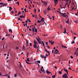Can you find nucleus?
Returning <instances> with one entry per match:
<instances>
[{
	"label": "nucleus",
	"mask_w": 78,
	"mask_h": 78,
	"mask_svg": "<svg viewBox=\"0 0 78 78\" xmlns=\"http://www.w3.org/2000/svg\"><path fill=\"white\" fill-rule=\"evenodd\" d=\"M62 77L63 78H68V77L67 76V74L66 73H65L63 75Z\"/></svg>",
	"instance_id": "nucleus-1"
},
{
	"label": "nucleus",
	"mask_w": 78,
	"mask_h": 78,
	"mask_svg": "<svg viewBox=\"0 0 78 78\" xmlns=\"http://www.w3.org/2000/svg\"><path fill=\"white\" fill-rule=\"evenodd\" d=\"M49 42L50 44H51V45H53L54 44V41H52L49 40Z\"/></svg>",
	"instance_id": "nucleus-2"
},
{
	"label": "nucleus",
	"mask_w": 78,
	"mask_h": 78,
	"mask_svg": "<svg viewBox=\"0 0 78 78\" xmlns=\"http://www.w3.org/2000/svg\"><path fill=\"white\" fill-rule=\"evenodd\" d=\"M68 1H69V0H66V4H65V7L66 6V5H68V8H69V5H68Z\"/></svg>",
	"instance_id": "nucleus-3"
},
{
	"label": "nucleus",
	"mask_w": 78,
	"mask_h": 78,
	"mask_svg": "<svg viewBox=\"0 0 78 78\" xmlns=\"http://www.w3.org/2000/svg\"><path fill=\"white\" fill-rule=\"evenodd\" d=\"M43 4L44 5V6H46L47 5V2L44 1Z\"/></svg>",
	"instance_id": "nucleus-4"
},
{
	"label": "nucleus",
	"mask_w": 78,
	"mask_h": 78,
	"mask_svg": "<svg viewBox=\"0 0 78 78\" xmlns=\"http://www.w3.org/2000/svg\"><path fill=\"white\" fill-rule=\"evenodd\" d=\"M54 1L55 3L54 5L55 6V5H57V3H58V0H54Z\"/></svg>",
	"instance_id": "nucleus-5"
},
{
	"label": "nucleus",
	"mask_w": 78,
	"mask_h": 78,
	"mask_svg": "<svg viewBox=\"0 0 78 78\" xmlns=\"http://www.w3.org/2000/svg\"><path fill=\"white\" fill-rule=\"evenodd\" d=\"M40 56L42 58H44V59H45V58H47V57L46 56H45L44 55H41Z\"/></svg>",
	"instance_id": "nucleus-6"
},
{
	"label": "nucleus",
	"mask_w": 78,
	"mask_h": 78,
	"mask_svg": "<svg viewBox=\"0 0 78 78\" xmlns=\"http://www.w3.org/2000/svg\"><path fill=\"white\" fill-rule=\"evenodd\" d=\"M46 73L48 75L49 74H50V73H51V75H52L51 74V73L50 71H48V70H46Z\"/></svg>",
	"instance_id": "nucleus-7"
},
{
	"label": "nucleus",
	"mask_w": 78,
	"mask_h": 78,
	"mask_svg": "<svg viewBox=\"0 0 78 78\" xmlns=\"http://www.w3.org/2000/svg\"><path fill=\"white\" fill-rule=\"evenodd\" d=\"M34 43L35 45H37V44L38 43L36 41V40H34Z\"/></svg>",
	"instance_id": "nucleus-8"
},
{
	"label": "nucleus",
	"mask_w": 78,
	"mask_h": 78,
	"mask_svg": "<svg viewBox=\"0 0 78 78\" xmlns=\"http://www.w3.org/2000/svg\"><path fill=\"white\" fill-rule=\"evenodd\" d=\"M64 70L65 72H66L67 74V75H69V73H68V70L67 69H66L64 68Z\"/></svg>",
	"instance_id": "nucleus-9"
},
{
	"label": "nucleus",
	"mask_w": 78,
	"mask_h": 78,
	"mask_svg": "<svg viewBox=\"0 0 78 78\" xmlns=\"http://www.w3.org/2000/svg\"><path fill=\"white\" fill-rule=\"evenodd\" d=\"M41 44H42V45H43V47H44V48H45V44H44V42H42Z\"/></svg>",
	"instance_id": "nucleus-10"
},
{
	"label": "nucleus",
	"mask_w": 78,
	"mask_h": 78,
	"mask_svg": "<svg viewBox=\"0 0 78 78\" xmlns=\"http://www.w3.org/2000/svg\"><path fill=\"white\" fill-rule=\"evenodd\" d=\"M7 6V4L5 3H3V7H4V6Z\"/></svg>",
	"instance_id": "nucleus-11"
},
{
	"label": "nucleus",
	"mask_w": 78,
	"mask_h": 78,
	"mask_svg": "<svg viewBox=\"0 0 78 78\" xmlns=\"http://www.w3.org/2000/svg\"><path fill=\"white\" fill-rule=\"evenodd\" d=\"M66 28H64V31L63 33H64V34H66Z\"/></svg>",
	"instance_id": "nucleus-12"
},
{
	"label": "nucleus",
	"mask_w": 78,
	"mask_h": 78,
	"mask_svg": "<svg viewBox=\"0 0 78 78\" xmlns=\"http://www.w3.org/2000/svg\"><path fill=\"white\" fill-rule=\"evenodd\" d=\"M59 13L60 14H62V15H65V14H66V13H62L61 12H60V11L59 12Z\"/></svg>",
	"instance_id": "nucleus-13"
},
{
	"label": "nucleus",
	"mask_w": 78,
	"mask_h": 78,
	"mask_svg": "<svg viewBox=\"0 0 78 78\" xmlns=\"http://www.w3.org/2000/svg\"><path fill=\"white\" fill-rule=\"evenodd\" d=\"M56 73H55V75H54V76H52V78H55V77H56Z\"/></svg>",
	"instance_id": "nucleus-14"
},
{
	"label": "nucleus",
	"mask_w": 78,
	"mask_h": 78,
	"mask_svg": "<svg viewBox=\"0 0 78 78\" xmlns=\"http://www.w3.org/2000/svg\"><path fill=\"white\" fill-rule=\"evenodd\" d=\"M36 47H37V45L36 44L34 45V47L35 48H36Z\"/></svg>",
	"instance_id": "nucleus-15"
},
{
	"label": "nucleus",
	"mask_w": 78,
	"mask_h": 78,
	"mask_svg": "<svg viewBox=\"0 0 78 78\" xmlns=\"http://www.w3.org/2000/svg\"><path fill=\"white\" fill-rule=\"evenodd\" d=\"M50 10H51V9H50V8H49V6H48V8H47L48 11H50Z\"/></svg>",
	"instance_id": "nucleus-16"
},
{
	"label": "nucleus",
	"mask_w": 78,
	"mask_h": 78,
	"mask_svg": "<svg viewBox=\"0 0 78 78\" xmlns=\"http://www.w3.org/2000/svg\"><path fill=\"white\" fill-rule=\"evenodd\" d=\"M26 44H28V40H27V39H26Z\"/></svg>",
	"instance_id": "nucleus-17"
},
{
	"label": "nucleus",
	"mask_w": 78,
	"mask_h": 78,
	"mask_svg": "<svg viewBox=\"0 0 78 78\" xmlns=\"http://www.w3.org/2000/svg\"><path fill=\"white\" fill-rule=\"evenodd\" d=\"M29 59H30V58H27V61H28V62H30V60Z\"/></svg>",
	"instance_id": "nucleus-18"
},
{
	"label": "nucleus",
	"mask_w": 78,
	"mask_h": 78,
	"mask_svg": "<svg viewBox=\"0 0 78 78\" xmlns=\"http://www.w3.org/2000/svg\"><path fill=\"white\" fill-rule=\"evenodd\" d=\"M9 32H11V33H12V30L11 29H9Z\"/></svg>",
	"instance_id": "nucleus-19"
},
{
	"label": "nucleus",
	"mask_w": 78,
	"mask_h": 78,
	"mask_svg": "<svg viewBox=\"0 0 78 78\" xmlns=\"http://www.w3.org/2000/svg\"><path fill=\"white\" fill-rule=\"evenodd\" d=\"M62 16H63V17H66V19H68V18L67 17H66V15H62Z\"/></svg>",
	"instance_id": "nucleus-20"
},
{
	"label": "nucleus",
	"mask_w": 78,
	"mask_h": 78,
	"mask_svg": "<svg viewBox=\"0 0 78 78\" xmlns=\"http://www.w3.org/2000/svg\"><path fill=\"white\" fill-rule=\"evenodd\" d=\"M34 32H36V33H37V29H35Z\"/></svg>",
	"instance_id": "nucleus-21"
},
{
	"label": "nucleus",
	"mask_w": 78,
	"mask_h": 78,
	"mask_svg": "<svg viewBox=\"0 0 78 78\" xmlns=\"http://www.w3.org/2000/svg\"><path fill=\"white\" fill-rule=\"evenodd\" d=\"M11 9H12V8H11V7H9V10L10 11H11Z\"/></svg>",
	"instance_id": "nucleus-22"
},
{
	"label": "nucleus",
	"mask_w": 78,
	"mask_h": 78,
	"mask_svg": "<svg viewBox=\"0 0 78 78\" xmlns=\"http://www.w3.org/2000/svg\"><path fill=\"white\" fill-rule=\"evenodd\" d=\"M41 19H42V22H44V18H43L42 17H41Z\"/></svg>",
	"instance_id": "nucleus-23"
},
{
	"label": "nucleus",
	"mask_w": 78,
	"mask_h": 78,
	"mask_svg": "<svg viewBox=\"0 0 78 78\" xmlns=\"http://www.w3.org/2000/svg\"><path fill=\"white\" fill-rule=\"evenodd\" d=\"M42 72L44 73H45V70H44V69H43V70L42 71Z\"/></svg>",
	"instance_id": "nucleus-24"
},
{
	"label": "nucleus",
	"mask_w": 78,
	"mask_h": 78,
	"mask_svg": "<svg viewBox=\"0 0 78 78\" xmlns=\"http://www.w3.org/2000/svg\"><path fill=\"white\" fill-rule=\"evenodd\" d=\"M27 64H30V65H31V63H29V62H26Z\"/></svg>",
	"instance_id": "nucleus-25"
},
{
	"label": "nucleus",
	"mask_w": 78,
	"mask_h": 78,
	"mask_svg": "<svg viewBox=\"0 0 78 78\" xmlns=\"http://www.w3.org/2000/svg\"><path fill=\"white\" fill-rule=\"evenodd\" d=\"M66 23L69 24V19H68L67 21H66Z\"/></svg>",
	"instance_id": "nucleus-26"
},
{
	"label": "nucleus",
	"mask_w": 78,
	"mask_h": 78,
	"mask_svg": "<svg viewBox=\"0 0 78 78\" xmlns=\"http://www.w3.org/2000/svg\"><path fill=\"white\" fill-rule=\"evenodd\" d=\"M34 30H35V28L32 27V31H34Z\"/></svg>",
	"instance_id": "nucleus-27"
},
{
	"label": "nucleus",
	"mask_w": 78,
	"mask_h": 78,
	"mask_svg": "<svg viewBox=\"0 0 78 78\" xmlns=\"http://www.w3.org/2000/svg\"><path fill=\"white\" fill-rule=\"evenodd\" d=\"M58 73H59V74H62V72L61 71H59Z\"/></svg>",
	"instance_id": "nucleus-28"
},
{
	"label": "nucleus",
	"mask_w": 78,
	"mask_h": 78,
	"mask_svg": "<svg viewBox=\"0 0 78 78\" xmlns=\"http://www.w3.org/2000/svg\"><path fill=\"white\" fill-rule=\"evenodd\" d=\"M37 63H41V61L38 60V61H37Z\"/></svg>",
	"instance_id": "nucleus-29"
},
{
	"label": "nucleus",
	"mask_w": 78,
	"mask_h": 78,
	"mask_svg": "<svg viewBox=\"0 0 78 78\" xmlns=\"http://www.w3.org/2000/svg\"><path fill=\"white\" fill-rule=\"evenodd\" d=\"M15 77H17V73L15 74L14 75Z\"/></svg>",
	"instance_id": "nucleus-30"
},
{
	"label": "nucleus",
	"mask_w": 78,
	"mask_h": 78,
	"mask_svg": "<svg viewBox=\"0 0 78 78\" xmlns=\"http://www.w3.org/2000/svg\"><path fill=\"white\" fill-rule=\"evenodd\" d=\"M40 22H41V21H40L39 20L37 21V23H40Z\"/></svg>",
	"instance_id": "nucleus-31"
},
{
	"label": "nucleus",
	"mask_w": 78,
	"mask_h": 78,
	"mask_svg": "<svg viewBox=\"0 0 78 78\" xmlns=\"http://www.w3.org/2000/svg\"><path fill=\"white\" fill-rule=\"evenodd\" d=\"M70 58L71 59H73V57L72 56V55H70Z\"/></svg>",
	"instance_id": "nucleus-32"
},
{
	"label": "nucleus",
	"mask_w": 78,
	"mask_h": 78,
	"mask_svg": "<svg viewBox=\"0 0 78 78\" xmlns=\"http://www.w3.org/2000/svg\"><path fill=\"white\" fill-rule=\"evenodd\" d=\"M20 12L19 11L18 14H17V16H19V14H20Z\"/></svg>",
	"instance_id": "nucleus-33"
},
{
	"label": "nucleus",
	"mask_w": 78,
	"mask_h": 78,
	"mask_svg": "<svg viewBox=\"0 0 78 78\" xmlns=\"http://www.w3.org/2000/svg\"><path fill=\"white\" fill-rule=\"evenodd\" d=\"M34 9V11H35V14H36V9Z\"/></svg>",
	"instance_id": "nucleus-34"
},
{
	"label": "nucleus",
	"mask_w": 78,
	"mask_h": 78,
	"mask_svg": "<svg viewBox=\"0 0 78 78\" xmlns=\"http://www.w3.org/2000/svg\"><path fill=\"white\" fill-rule=\"evenodd\" d=\"M55 50L56 51L58 52V53L59 52V51L58 50V49H56Z\"/></svg>",
	"instance_id": "nucleus-35"
},
{
	"label": "nucleus",
	"mask_w": 78,
	"mask_h": 78,
	"mask_svg": "<svg viewBox=\"0 0 78 78\" xmlns=\"http://www.w3.org/2000/svg\"><path fill=\"white\" fill-rule=\"evenodd\" d=\"M36 39L37 40V42H38V41H39V39L37 37H36Z\"/></svg>",
	"instance_id": "nucleus-36"
},
{
	"label": "nucleus",
	"mask_w": 78,
	"mask_h": 78,
	"mask_svg": "<svg viewBox=\"0 0 78 78\" xmlns=\"http://www.w3.org/2000/svg\"><path fill=\"white\" fill-rule=\"evenodd\" d=\"M20 18H22L23 17V15H21L20 16Z\"/></svg>",
	"instance_id": "nucleus-37"
},
{
	"label": "nucleus",
	"mask_w": 78,
	"mask_h": 78,
	"mask_svg": "<svg viewBox=\"0 0 78 78\" xmlns=\"http://www.w3.org/2000/svg\"><path fill=\"white\" fill-rule=\"evenodd\" d=\"M75 55L76 54H77V53H78L77 52V51H76L75 52Z\"/></svg>",
	"instance_id": "nucleus-38"
},
{
	"label": "nucleus",
	"mask_w": 78,
	"mask_h": 78,
	"mask_svg": "<svg viewBox=\"0 0 78 78\" xmlns=\"http://www.w3.org/2000/svg\"><path fill=\"white\" fill-rule=\"evenodd\" d=\"M37 47V48L38 50V51H39V48H38V47H37H37Z\"/></svg>",
	"instance_id": "nucleus-39"
},
{
	"label": "nucleus",
	"mask_w": 78,
	"mask_h": 78,
	"mask_svg": "<svg viewBox=\"0 0 78 78\" xmlns=\"http://www.w3.org/2000/svg\"><path fill=\"white\" fill-rule=\"evenodd\" d=\"M69 69L72 70V68H71V67H69Z\"/></svg>",
	"instance_id": "nucleus-40"
},
{
	"label": "nucleus",
	"mask_w": 78,
	"mask_h": 78,
	"mask_svg": "<svg viewBox=\"0 0 78 78\" xmlns=\"http://www.w3.org/2000/svg\"><path fill=\"white\" fill-rule=\"evenodd\" d=\"M8 76V74L5 75H4V76Z\"/></svg>",
	"instance_id": "nucleus-41"
},
{
	"label": "nucleus",
	"mask_w": 78,
	"mask_h": 78,
	"mask_svg": "<svg viewBox=\"0 0 78 78\" xmlns=\"http://www.w3.org/2000/svg\"><path fill=\"white\" fill-rule=\"evenodd\" d=\"M45 51H46V52H47V51H47V49H45V50H44Z\"/></svg>",
	"instance_id": "nucleus-42"
},
{
	"label": "nucleus",
	"mask_w": 78,
	"mask_h": 78,
	"mask_svg": "<svg viewBox=\"0 0 78 78\" xmlns=\"http://www.w3.org/2000/svg\"><path fill=\"white\" fill-rule=\"evenodd\" d=\"M38 42H39V44H42V43H41V41H38Z\"/></svg>",
	"instance_id": "nucleus-43"
},
{
	"label": "nucleus",
	"mask_w": 78,
	"mask_h": 78,
	"mask_svg": "<svg viewBox=\"0 0 78 78\" xmlns=\"http://www.w3.org/2000/svg\"><path fill=\"white\" fill-rule=\"evenodd\" d=\"M52 18H53V20H54L55 19V16H52Z\"/></svg>",
	"instance_id": "nucleus-44"
},
{
	"label": "nucleus",
	"mask_w": 78,
	"mask_h": 78,
	"mask_svg": "<svg viewBox=\"0 0 78 78\" xmlns=\"http://www.w3.org/2000/svg\"><path fill=\"white\" fill-rule=\"evenodd\" d=\"M19 3V1H17V2H15V3H16V4H18Z\"/></svg>",
	"instance_id": "nucleus-45"
},
{
	"label": "nucleus",
	"mask_w": 78,
	"mask_h": 78,
	"mask_svg": "<svg viewBox=\"0 0 78 78\" xmlns=\"http://www.w3.org/2000/svg\"><path fill=\"white\" fill-rule=\"evenodd\" d=\"M38 12H40V9L38 8Z\"/></svg>",
	"instance_id": "nucleus-46"
},
{
	"label": "nucleus",
	"mask_w": 78,
	"mask_h": 78,
	"mask_svg": "<svg viewBox=\"0 0 78 78\" xmlns=\"http://www.w3.org/2000/svg\"><path fill=\"white\" fill-rule=\"evenodd\" d=\"M61 9H62V8H64V9H65V7H60Z\"/></svg>",
	"instance_id": "nucleus-47"
},
{
	"label": "nucleus",
	"mask_w": 78,
	"mask_h": 78,
	"mask_svg": "<svg viewBox=\"0 0 78 78\" xmlns=\"http://www.w3.org/2000/svg\"><path fill=\"white\" fill-rule=\"evenodd\" d=\"M27 54L26 55H29V52H27Z\"/></svg>",
	"instance_id": "nucleus-48"
},
{
	"label": "nucleus",
	"mask_w": 78,
	"mask_h": 78,
	"mask_svg": "<svg viewBox=\"0 0 78 78\" xmlns=\"http://www.w3.org/2000/svg\"><path fill=\"white\" fill-rule=\"evenodd\" d=\"M32 45V43H30V46H31V47Z\"/></svg>",
	"instance_id": "nucleus-49"
},
{
	"label": "nucleus",
	"mask_w": 78,
	"mask_h": 78,
	"mask_svg": "<svg viewBox=\"0 0 78 78\" xmlns=\"http://www.w3.org/2000/svg\"><path fill=\"white\" fill-rule=\"evenodd\" d=\"M11 13H12V14H14V12L13 11H11Z\"/></svg>",
	"instance_id": "nucleus-50"
},
{
	"label": "nucleus",
	"mask_w": 78,
	"mask_h": 78,
	"mask_svg": "<svg viewBox=\"0 0 78 78\" xmlns=\"http://www.w3.org/2000/svg\"><path fill=\"white\" fill-rule=\"evenodd\" d=\"M47 53H48V55H50V52L49 51H47Z\"/></svg>",
	"instance_id": "nucleus-51"
},
{
	"label": "nucleus",
	"mask_w": 78,
	"mask_h": 78,
	"mask_svg": "<svg viewBox=\"0 0 78 78\" xmlns=\"http://www.w3.org/2000/svg\"><path fill=\"white\" fill-rule=\"evenodd\" d=\"M63 48H67V47L66 46H64Z\"/></svg>",
	"instance_id": "nucleus-52"
},
{
	"label": "nucleus",
	"mask_w": 78,
	"mask_h": 78,
	"mask_svg": "<svg viewBox=\"0 0 78 78\" xmlns=\"http://www.w3.org/2000/svg\"><path fill=\"white\" fill-rule=\"evenodd\" d=\"M25 14H24V16H23L22 18H24V17H25Z\"/></svg>",
	"instance_id": "nucleus-53"
},
{
	"label": "nucleus",
	"mask_w": 78,
	"mask_h": 78,
	"mask_svg": "<svg viewBox=\"0 0 78 78\" xmlns=\"http://www.w3.org/2000/svg\"><path fill=\"white\" fill-rule=\"evenodd\" d=\"M29 30H30V31H32V30H31V28H29Z\"/></svg>",
	"instance_id": "nucleus-54"
},
{
	"label": "nucleus",
	"mask_w": 78,
	"mask_h": 78,
	"mask_svg": "<svg viewBox=\"0 0 78 78\" xmlns=\"http://www.w3.org/2000/svg\"><path fill=\"white\" fill-rule=\"evenodd\" d=\"M32 17H34V15L32 14Z\"/></svg>",
	"instance_id": "nucleus-55"
},
{
	"label": "nucleus",
	"mask_w": 78,
	"mask_h": 78,
	"mask_svg": "<svg viewBox=\"0 0 78 78\" xmlns=\"http://www.w3.org/2000/svg\"><path fill=\"white\" fill-rule=\"evenodd\" d=\"M53 52H54V50H52V53H53Z\"/></svg>",
	"instance_id": "nucleus-56"
},
{
	"label": "nucleus",
	"mask_w": 78,
	"mask_h": 78,
	"mask_svg": "<svg viewBox=\"0 0 78 78\" xmlns=\"http://www.w3.org/2000/svg\"><path fill=\"white\" fill-rule=\"evenodd\" d=\"M26 33H27V34H29L30 33V32H26Z\"/></svg>",
	"instance_id": "nucleus-57"
},
{
	"label": "nucleus",
	"mask_w": 78,
	"mask_h": 78,
	"mask_svg": "<svg viewBox=\"0 0 78 78\" xmlns=\"http://www.w3.org/2000/svg\"><path fill=\"white\" fill-rule=\"evenodd\" d=\"M46 46H47V47L48 48H50V47H49V46L47 45Z\"/></svg>",
	"instance_id": "nucleus-58"
},
{
	"label": "nucleus",
	"mask_w": 78,
	"mask_h": 78,
	"mask_svg": "<svg viewBox=\"0 0 78 78\" xmlns=\"http://www.w3.org/2000/svg\"><path fill=\"white\" fill-rule=\"evenodd\" d=\"M27 22H28V21H27V20L25 22V23H27Z\"/></svg>",
	"instance_id": "nucleus-59"
},
{
	"label": "nucleus",
	"mask_w": 78,
	"mask_h": 78,
	"mask_svg": "<svg viewBox=\"0 0 78 78\" xmlns=\"http://www.w3.org/2000/svg\"><path fill=\"white\" fill-rule=\"evenodd\" d=\"M4 39H5V38L4 37H3V38L2 39V41L4 40Z\"/></svg>",
	"instance_id": "nucleus-60"
},
{
	"label": "nucleus",
	"mask_w": 78,
	"mask_h": 78,
	"mask_svg": "<svg viewBox=\"0 0 78 78\" xmlns=\"http://www.w3.org/2000/svg\"><path fill=\"white\" fill-rule=\"evenodd\" d=\"M16 49H19V47H16Z\"/></svg>",
	"instance_id": "nucleus-61"
},
{
	"label": "nucleus",
	"mask_w": 78,
	"mask_h": 78,
	"mask_svg": "<svg viewBox=\"0 0 78 78\" xmlns=\"http://www.w3.org/2000/svg\"><path fill=\"white\" fill-rule=\"evenodd\" d=\"M37 38H38L39 39H40V37H38V36H37Z\"/></svg>",
	"instance_id": "nucleus-62"
},
{
	"label": "nucleus",
	"mask_w": 78,
	"mask_h": 78,
	"mask_svg": "<svg viewBox=\"0 0 78 78\" xmlns=\"http://www.w3.org/2000/svg\"><path fill=\"white\" fill-rule=\"evenodd\" d=\"M3 2H1V3H0V5H3Z\"/></svg>",
	"instance_id": "nucleus-63"
},
{
	"label": "nucleus",
	"mask_w": 78,
	"mask_h": 78,
	"mask_svg": "<svg viewBox=\"0 0 78 78\" xmlns=\"http://www.w3.org/2000/svg\"><path fill=\"white\" fill-rule=\"evenodd\" d=\"M46 45H48V42H46Z\"/></svg>",
	"instance_id": "nucleus-64"
}]
</instances>
